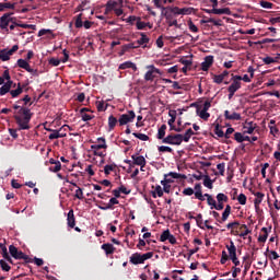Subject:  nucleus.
Here are the masks:
<instances>
[{
    "label": "nucleus",
    "mask_w": 280,
    "mask_h": 280,
    "mask_svg": "<svg viewBox=\"0 0 280 280\" xmlns=\"http://www.w3.org/2000/svg\"><path fill=\"white\" fill-rule=\"evenodd\" d=\"M135 45H137L136 42L124 45V51H128L129 49H139V46Z\"/></svg>",
    "instance_id": "nucleus-49"
},
{
    "label": "nucleus",
    "mask_w": 280,
    "mask_h": 280,
    "mask_svg": "<svg viewBox=\"0 0 280 280\" xmlns=\"http://www.w3.org/2000/svg\"><path fill=\"white\" fill-rule=\"evenodd\" d=\"M174 1L176 0H153V3L155 5V8H159L162 12H163V8H167V7H163V4L161 3H174Z\"/></svg>",
    "instance_id": "nucleus-26"
},
{
    "label": "nucleus",
    "mask_w": 280,
    "mask_h": 280,
    "mask_svg": "<svg viewBox=\"0 0 280 280\" xmlns=\"http://www.w3.org/2000/svg\"><path fill=\"white\" fill-rule=\"evenodd\" d=\"M136 27H137V30H145L147 22H142L141 18H140V20H138V22H136Z\"/></svg>",
    "instance_id": "nucleus-58"
},
{
    "label": "nucleus",
    "mask_w": 280,
    "mask_h": 280,
    "mask_svg": "<svg viewBox=\"0 0 280 280\" xmlns=\"http://www.w3.org/2000/svg\"><path fill=\"white\" fill-rule=\"evenodd\" d=\"M67 128H69L68 125H63L59 130H54L51 131V133L48 136V139H50V141H54V139H62L66 137V135H60V132H62V130H67Z\"/></svg>",
    "instance_id": "nucleus-12"
},
{
    "label": "nucleus",
    "mask_w": 280,
    "mask_h": 280,
    "mask_svg": "<svg viewBox=\"0 0 280 280\" xmlns=\"http://www.w3.org/2000/svg\"><path fill=\"white\" fill-rule=\"evenodd\" d=\"M165 130H167V125H162L158 130L156 139L163 141V139H165Z\"/></svg>",
    "instance_id": "nucleus-29"
},
{
    "label": "nucleus",
    "mask_w": 280,
    "mask_h": 280,
    "mask_svg": "<svg viewBox=\"0 0 280 280\" xmlns=\"http://www.w3.org/2000/svg\"><path fill=\"white\" fill-rule=\"evenodd\" d=\"M262 62L265 65H272L275 62H279V57L278 56L277 57L267 56V57L262 58Z\"/></svg>",
    "instance_id": "nucleus-33"
},
{
    "label": "nucleus",
    "mask_w": 280,
    "mask_h": 280,
    "mask_svg": "<svg viewBox=\"0 0 280 280\" xmlns=\"http://www.w3.org/2000/svg\"><path fill=\"white\" fill-rule=\"evenodd\" d=\"M96 108H97L98 113H104L108 108V105H106L104 107V102H97Z\"/></svg>",
    "instance_id": "nucleus-55"
},
{
    "label": "nucleus",
    "mask_w": 280,
    "mask_h": 280,
    "mask_svg": "<svg viewBox=\"0 0 280 280\" xmlns=\"http://www.w3.org/2000/svg\"><path fill=\"white\" fill-rule=\"evenodd\" d=\"M74 197L78 198V200H84V192L82 191V188L78 187Z\"/></svg>",
    "instance_id": "nucleus-50"
},
{
    "label": "nucleus",
    "mask_w": 280,
    "mask_h": 280,
    "mask_svg": "<svg viewBox=\"0 0 280 280\" xmlns=\"http://www.w3.org/2000/svg\"><path fill=\"white\" fill-rule=\"evenodd\" d=\"M168 116L171 117V119L168 120V126H172V124L176 121V110H171L168 113Z\"/></svg>",
    "instance_id": "nucleus-52"
},
{
    "label": "nucleus",
    "mask_w": 280,
    "mask_h": 280,
    "mask_svg": "<svg viewBox=\"0 0 280 280\" xmlns=\"http://www.w3.org/2000/svg\"><path fill=\"white\" fill-rule=\"evenodd\" d=\"M255 128H257V125L255 122H245L243 126V132L244 135H253V132H255Z\"/></svg>",
    "instance_id": "nucleus-19"
},
{
    "label": "nucleus",
    "mask_w": 280,
    "mask_h": 280,
    "mask_svg": "<svg viewBox=\"0 0 280 280\" xmlns=\"http://www.w3.org/2000/svg\"><path fill=\"white\" fill-rule=\"evenodd\" d=\"M9 252L11 257H13L14 259H23L24 261H26V264H30L32 261L30 259V256L25 255V253H23L22 250H19V248H16V246L14 245L9 246Z\"/></svg>",
    "instance_id": "nucleus-4"
},
{
    "label": "nucleus",
    "mask_w": 280,
    "mask_h": 280,
    "mask_svg": "<svg viewBox=\"0 0 280 280\" xmlns=\"http://www.w3.org/2000/svg\"><path fill=\"white\" fill-rule=\"evenodd\" d=\"M212 80L215 84H222L224 82L222 74H214Z\"/></svg>",
    "instance_id": "nucleus-53"
},
{
    "label": "nucleus",
    "mask_w": 280,
    "mask_h": 280,
    "mask_svg": "<svg viewBox=\"0 0 280 280\" xmlns=\"http://www.w3.org/2000/svg\"><path fill=\"white\" fill-rule=\"evenodd\" d=\"M156 196H159V198H163V187H161V185H158L155 187V191L152 192V198H156Z\"/></svg>",
    "instance_id": "nucleus-35"
},
{
    "label": "nucleus",
    "mask_w": 280,
    "mask_h": 280,
    "mask_svg": "<svg viewBox=\"0 0 280 280\" xmlns=\"http://www.w3.org/2000/svg\"><path fill=\"white\" fill-rule=\"evenodd\" d=\"M102 250H104L105 255L108 257L110 255L115 254V250H117V248L110 244V243H105L101 246Z\"/></svg>",
    "instance_id": "nucleus-17"
},
{
    "label": "nucleus",
    "mask_w": 280,
    "mask_h": 280,
    "mask_svg": "<svg viewBox=\"0 0 280 280\" xmlns=\"http://www.w3.org/2000/svg\"><path fill=\"white\" fill-rule=\"evenodd\" d=\"M14 21H16V18H12V13H4L0 18V30H4V32L9 33L10 28H8V26L10 23H14Z\"/></svg>",
    "instance_id": "nucleus-5"
},
{
    "label": "nucleus",
    "mask_w": 280,
    "mask_h": 280,
    "mask_svg": "<svg viewBox=\"0 0 280 280\" xmlns=\"http://www.w3.org/2000/svg\"><path fill=\"white\" fill-rule=\"evenodd\" d=\"M225 167H226V164L224 162L217 165V168L221 176H224Z\"/></svg>",
    "instance_id": "nucleus-54"
},
{
    "label": "nucleus",
    "mask_w": 280,
    "mask_h": 280,
    "mask_svg": "<svg viewBox=\"0 0 280 280\" xmlns=\"http://www.w3.org/2000/svg\"><path fill=\"white\" fill-rule=\"evenodd\" d=\"M83 24L84 22H82V13H80L75 16L74 27H77V30H80V27H83Z\"/></svg>",
    "instance_id": "nucleus-36"
},
{
    "label": "nucleus",
    "mask_w": 280,
    "mask_h": 280,
    "mask_svg": "<svg viewBox=\"0 0 280 280\" xmlns=\"http://www.w3.org/2000/svg\"><path fill=\"white\" fill-rule=\"evenodd\" d=\"M195 220L199 229H205V225H202V213L197 214V217H195Z\"/></svg>",
    "instance_id": "nucleus-51"
},
{
    "label": "nucleus",
    "mask_w": 280,
    "mask_h": 280,
    "mask_svg": "<svg viewBox=\"0 0 280 280\" xmlns=\"http://www.w3.org/2000/svg\"><path fill=\"white\" fill-rule=\"evenodd\" d=\"M115 167H117V165H115V164L105 165V167H104L105 176H108L110 174V172H114Z\"/></svg>",
    "instance_id": "nucleus-41"
},
{
    "label": "nucleus",
    "mask_w": 280,
    "mask_h": 280,
    "mask_svg": "<svg viewBox=\"0 0 280 280\" xmlns=\"http://www.w3.org/2000/svg\"><path fill=\"white\" fill-rule=\"evenodd\" d=\"M224 117H225V119H228L230 121H242V114L235 113V112H233L231 114V112H229V109H226L224 112Z\"/></svg>",
    "instance_id": "nucleus-14"
},
{
    "label": "nucleus",
    "mask_w": 280,
    "mask_h": 280,
    "mask_svg": "<svg viewBox=\"0 0 280 280\" xmlns=\"http://www.w3.org/2000/svg\"><path fill=\"white\" fill-rule=\"evenodd\" d=\"M67 224L70 229H75V214L73 213V209L68 212Z\"/></svg>",
    "instance_id": "nucleus-21"
},
{
    "label": "nucleus",
    "mask_w": 280,
    "mask_h": 280,
    "mask_svg": "<svg viewBox=\"0 0 280 280\" xmlns=\"http://www.w3.org/2000/svg\"><path fill=\"white\" fill-rule=\"evenodd\" d=\"M97 142L102 144H92L91 150H93V152H97L98 150H106V148H108L106 144V138H97Z\"/></svg>",
    "instance_id": "nucleus-15"
},
{
    "label": "nucleus",
    "mask_w": 280,
    "mask_h": 280,
    "mask_svg": "<svg viewBox=\"0 0 280 280\" xmlns=\"http://www.w3.org/2000/svg\"><path fill=\"white\" fill-rule=\"evenodd\" d=\"M119 69H133V71H137V65L133 63L132 61H125L119 66Z\"/></svg>",
    "instance_id": "nucleus-28"
},
{
    "label": "nucleus",
    "mask_w": 280,
    "mask_h": 280,
    "mask_svg": "<svg viewBox=\"0 0 280 280\" xmlns=\"http://www.w3.org/2000/svg\"><path fill=\"white\" fill-rule=\"evenodd\" d=\"M214 135H217V137H219L221 139L224 137V131L220 128V124L215 125Z\"/></svg>",
    "instance_id": "nucleus-44"
},
{
    "label": "nucleus",
    "mask_w": 280,
    "mask_h": 280,
    "mask_svg": "<svg viewBox=\"0 0 280 280\" xmlns=\"http://www.w3.org/2000/svg\"><path fill=\"white\" fill-rule=\"evenodd\" d=\"M135 117H137V114H135V110H129L127 114L120 115L118 119L119 126H126L127 124H132L135 121Z\"/></svg>",
    "instance_id": "nucleus-8"
},
{
    "label": "nucleus",
    "mask_w": 280,
    "mask_h": 280,
    "mask_svg": "<svg viewBox=\"0 0 280 280\" xmlns=\"http://www.w3.org/2000/svg\"><path fill=\"white\" fill-rule=\"evenodd\" d=\"M203 185L208 188V189H213V180H211V177H209V175H206L203 178Z\"/></svg>",
    "instance_id": "nucleus-37"
},
{
    "label": "nucleus",
    "mask_w": 280,
    "mask_h": 280,
    "mask_svg": "<svg viewBox=\"0 0 280 280\" xmlns=\"http://www.w3.org/2000/svg\"><path fill=\"white\" fill-rule=\"evenodd\" d=\"M152 257H154V253L152 252L145 254L135 253L130 256L129 261L133 266H139V264H145V261H148V259H152Z\"/></svg>",
    "instance_id": "nucleus-3"
},
{
    "label": "nucleus",
    "mask_w": 280,
    "mask_h": 280,
    "mask_svg": "<svg viewBox=\"0 0 280 280\" xmlns=\"http://www.w3.org/2000/svg\"><path fill=\"white\" fill-rule=\"evenodd\" d=\"M24 102V105H13L14 108V120L19 126L18 130H30V121H32L33 113L30 109L32 106V97L30 95H25L19 103Z\"/></svg>",
    "instance_id": "nucleus-1"
},
{
    "label": "nucleus",
    "mask_w": 280,
    "mask_h": 280,
    "mask_svg": "<svg viewBox=\"0 0 280 280\" xmlns=\"http://www.w3.org/2000/svg\"><path fill=\"white\" fill-rule=\"evenodd\" d=\"M254 196L256 197L254 200V205L257 207L258 205H261V202H264V198H265V194L264 192H253Z\"/></svg>",
    "instance_id": "nucleus-25"
},
{
    "label": "nucleus",
    "mask_w": 280,
    "mask_h": 280,
    "mask_svg": "<svg viewBox=\"0 0 280 280\" xmlns=\"http://www.w3.org/2000/svg\"><path fill=\"white\" fill-rule=\"evenodd\" d=\"M191 12H194V8H183V9L178 7L162 8V16H165L168 27H180V25H178V20L172 21V19L180 14L185 16V15L191 14Z\"/></svg>",
    "instance_id": "nucleus-2"
},
{
    "label": "nucleus",
    "mask_w": 280,
    "mask_h": 280,
    "mask_svg": "<svg viewBox=\"0 0 280 280\" xmlns=\"http://www.w3.org/2000/svg\"><path fill=\"white\" fill-rule=\"evenodd\" d=\"M133 166L139 165L140 167H145L147 161L143 155H132Z\"/></svg>",
    "instance_id": "nucleus-20"
},
{
    "label": "nucleus",
    "mask_w": 280,
    "mask_h": 280,
    "mask_svg": "<svg viewBox=\"0 0 280 280\" xmlns=\"http://www.w3.org/2000/svg\"><path fill=\"white\" fill-rule=\"evenodd\" d=\"M0 267L2 268V270L4 272H10V270H11L10 265H8V262H5V260H3V259L0 260Z\"/></svg>",
    "instance_id": "nucleus-47"
},
{
    "label": "nucleus",
    "mask_w": 280,
    "mask_h": 280,
    "mask_svg": "<svg viewBox=\"0 0 280 280\" xmlns=\"http://www.w3.org/2000/svg\"><path fill=\"white\" fill-rule=\"evenodd\" d=\"M213 14H228L231 15V9L223 8V9H212Z\"/></svg>",
    "instance_id": "nucleus-34"
},
{
    "label": "nucleus",
    "mask_w": 280,
    "mask_h": 280,
    "mask_svg": "<svg viewBox=\"0 0 280 280\" xmlns=\"http://www.w3.org/2000/svg\"><path fill=\"white\" fill-rule=\"evenodd\" d=\"M114 205H119V200L117 199V197H112L109 199L107 208L115 209V207H113Z\"/></svg>",
    "instance_id": "nucleus-56"
},
{
    "label": "nucleus",
    "mask_w": 280,
    "mask_h": 280,
    "mask_svg": "<svg viewBox=\"0 0 280 280\" xmlns=\"http://www.w3.org/2000/svg\"><path fill=\"white\" fill-rule=\"evenodd\" d=\"M241 231H243L241 234H240V237H246V235H248V234H250V230H248V225H246V224H242L241 225Z\"/></svg>",
    "instance_id": "nucleus-40"
},
{
    "label": "nucleus",
    "mask_w": 280,
    "mask_h": 280,
    "mask_svg": "<svg viewBox=\"0 0 280 280\" xmlns=\"http://www.w3.org/2000/svg\"><path fill=\"white\" fill-rule=\"evenodd\" d=\"M184 196H194V188L188 187L183 190Z\"/></svg>",
    "instance_id": "nucleus-64"
},
{
    "label": "nucleus",
    "mask_w": 280,
    "mask_h": 280,
    "mask_svg": "<svg viewBox=\"0 0 280 280\" xmlns=\"http://www.w3.org/2000/svg\"><path fill=\"white\" fill-rule=\"evenodd\" d=\"M195 198H197V200H200L201 202H205V196H202V185L201 184L195 185Z\"/></svg>",
    "instance_id": "nucleus-22"
},
{
    "label": "nucleus",
    "mask_w": 280,
    "mask_h": 280,
    "mask_svg": "<svg viewBox=\"0 0 280 280\" xmlns=\"http://www.w3.org/2000/svg\"><path fill=\"white\" fill-rule=\"evenodd\" d=\"M141 38H139L138 40H136V45L139 49V47H143V49H145V47H148V43H150V37H148V35H145V33H140Z\"/></svg>",
    "instance_id": "nucleus-16"
},
{
    "label": "nucleus",
    "mask_w": 280,
    "mask_h": 280,
    "mask_svg": "<svg viewBox=\"0 0 280 280\" xmlns=\"http://www.w3.org/2000/svg\"><path fill=\"white\" fill-rule=\"evenodd\" d=\"M234 139L237 141V143H244V135H242V132H235Z\"/></svg>",
    "instance_id": "nucleus-57"
},
{
    "label": "nucleus",
    "mask_w": 280,
    "mask_h": 280,
    "mask_svg": "<svg viewBox=\"0 0 280 280\" xmlns=\"http://www.w3.org/2000/svg\"><path fill=\"white\" fill-rule=\"evenodd\" d=\"M11 89H16V83L14 81H7L1 88H0V95H7V93H10Z\"/></svg>",
    "instance_id": "nucleus-11"
},
{
    "label": "nucleus",
    "mask_w": 280,
    "mask_h": 280,
    "mask_svg": "<svg viewBox=\"0 0 280 280\" xmlns=\"http://www.w3.org/2000/svg\"><path fill=\"white\" fill-rule=\"evenodd\" d=\"M226 249L229 252L228 256L231 261L237 258V247H235V243H233V241H230V245H226Z\"/></svg>",
    "instance_id": "nucleus-13"
},
{
    "label": "nucleus",
    "mask_w": 280,
    "mask_h": 280,
    "mask_svg": "<svg viewBox=\"0 0 280 280\" xmlns=\"http://www.w3.org/2000/svg\"><path fill=\"white\" fill-rule=\"evenodd\" d=\"M60 170H62V164L60 163V161H57L55 166L49 167V172H54L55 174L60 172Z\"/></svg>",
    "instance_id": "nucleus-43"
},
{
    "label": "nucleus",
    "mask_w": 280,
    "mask_h": 280,
    "mask_svg": "<svg viewBox=\"0 0 280 280\" xmlns=\"http://www.w3.org/2000/svg\"><path fill=\"white\" fill-rule=\"evenodd\" d=\"M18 67H20V69H24L25 71H27L32 75H38V70L32 69V67L30 66V63L25 59H19L18 60Z\"/></svg>",
    "instance_id": "nucleus-10"
},
{
    "label": "nucleus",
    "mask_w": 280,
    "mask_h": 280,
    "mask_svg": "<svg viewBox=\"0 0 280 280\" xmlns=\"http://www.w3.org/2000/svg\"><path fill=\"white\" fill-rule=\"evenodd\" d=\"M117 124H119V119H117V117H114L113 115H110L108 117V129H109V132L115 130V127L117 126Z\"/></svg>",
    "instance_id": "nucleus-23"
},
{
    "label": "nucleus",
    "mask_w": 280,
    "mask_h": 280,
    "mask_svg": "<svg viewBox=\"0 0 280 280\" xmlns=\"http://www.w3.org/2000/svg\"><path fill=\"white\" fill-rule=\"evenodd\" d=\"M119 3H121V0H108L106 5L109 8V10H116L119 7Z\"/></svg>",
    "instance_id": "nucleus-30"
},
{
    "label": "nucleus",
    "mask_w": 280,
    "mask_h": 280,
    "mask_svg": "<svg viewBox=\"0 0 280 280\" xmlns=\"http://www.w3.org/2000/svg\"><path fill=\"white\" fill-rule=\"evenodd\" d=\"M135 21H141L140 16H136V15H130L127 20L126 23H129L130 25H135Z\"/></svg>",
    "instance_id": "nucleus-48"
},
{
    "label": "nucleus",
    "mask_w": 280,
    "mask_h": 280,
    "mask_svg": "<svg viewBox=\"0 0 280 280\" xmlns=\"http://www.w3.org/2000/svg\"><path fill=\"white\" fill-rule=\"evenodd\" d=\"M261 233L262 234L258 236V242H261L264 244L266 243V240H268V228H262Z\"/></svg>",
    "instance_id": "nucleus-31"
},
{
    "label": "nucleus",
    "mask_w": 280,
    "mask_h": 280,
    "mask_svg": "<svg viewBox=\"0 0 280 280\" xmlns=\"http://www.w3.org/2000/svg\"><path fill=\"white\" fill-rule=\"evenodd\" d=\"M15 51H19V45L12 46L10 50H0V60H2V62H7V60H10V56H13Z\"/></svg>",
    "instance_id": "nucleus-9"
},
{
    "label": "nucleus",
    "mask_w": 280,
    "mask_h": 280,
    "mask_svg": "<svg viewBox=\"0 0 280 280\" xmlns=\"http://www.w3.org/2000/svg\"><path fill=\"white\" fill-rule=\"evenodd\" d=\"M168 176L172 177V178H175V179L187 178L186 175H183V174H179V173H174V172L168 173Z\"/></svg>",
    "instance_id": "nucleus-59"
},
{
    "label": "nucleus",
    "mask_w": 280,
    "mask_h": 280,
    "mask_svg": "<svg viewBox=\"0 0 280 280\" xmlns=\"http://www.w3.org/2000/svg\"><path fill=\"white\" fill-rule=\"evenodd\" d=\"M179 62L182 65H184V67H191V65H194V61H191V59H180Z\"/></svg>",
    "instance_id": "nucleus-62"
},
{
    "label": "nucleus",
    "mask_w": 280,
    "mask_h": 280,
    "mask_svg": "<svg viewBox=\"0 0 280 280\" xmlns=\"http://www.w3.org/2000/svg\"><path fill=\"white\" fill-rule=\"evenodd\" d=\"M132 136L136 137V139H140V141H150V137L145 133L133 132Z\"/></svg>",
    "instance_id": "nucleus-38"
},
{
    "label": "nucleus",
    "mask_w": 280,
    "mask_h": 280,
    "mask_svg": "<svg viewBox=\"0 0 280 280\" xmlns=\"http://www.w3.org/2000/svg\"><path fill=\"white\" fill-rule=\"evenodd\" d=\"M217 200H218V202H226L228 200H229V196H226V195H224V194H222V192H219L218 195H217Z\"/></svg>",
    "instance_id": "nucleus-46"
},
{
    "label": "nucleus",
    "mask_w": 280,
    "mask_h": 280,
    "mask_svg": "<svg viewBox=\"0 0 280 280\" xmlns=\"http://www.w3.org/2000/svg\"><path fill=\"white\" fill-rule=\"evenodd\" d=\"M15 90H11L10 91V95L12 97H19V95H21V93H23V88L21 85V83L18 84V86L15 85V88H13Z\"/></svg>",
    "instance_id": "nucleus-27"
},
{
    "label": "nucleus",
    "mask_w": 280,
    "mask_h": 280,
    "mask_svg": "<svg viewBox=\"0 0 280 280\" xmlns=\"http://www.w3.org/2000/svg\"><path fill=\"white\" fill-rule=\"evenodd\" d=\"M148 71L144 74L145 82H152L156 75H161V71L154 65L147 66Z\"/></svg>",
    "instance_id": "nucleus-7"
},
{
    "label": "nucleus",
    "mask_w": 280,
    "mask_h": 280,
    "mask_svg": "<svg viewBox=\"0 0 280 280\" xmlns=\"http://www.w3.org/2000/svg\"><path fill=\"white\" fill-rule=\"evenodd\" d=\"M188 27H189L190 32L198 34V26H196V24H194L192 21H188Z\"/></svg>",
    "instance_id": "nucleus-60"
},
{
    "label": "nucleus",
    "mask_w": 280,
    "mask_h": 280,
    "mask_svg": "<svg viewBox=\"0 0 280 280\" xmlns=\"http://www.w3.org/2000/svg\"><path fill=\"white\" fill-rule=\"evenodd\" d=\"M162 143H166L168 145H180L183 143V135H168L162 140Z\"/></svg>",
    "instance_id": "nucleus-6"
},
{
    "label": "nucleus",
    "mask_w": 280,
    "mask_h": 280,
    "mask_svg": "<svg viewBox=\"0 0 280 280\" xmlns=\"http://www.w3.org/2000/svg\"><path fill=\"white\" fill-rule=\"evenodd\" d=\"M260 5L265 8V10H272L275 4H272V2L261 0Z\"/></svg>",
    "instance_id": "nucleus-45"
},
{
    "label": "nucleus",
    "mask_w": 280,
    "mask_h": 280,
    "mask_svg": "<svg viewBox=\"0 0 280 280\" xmlns=\"http://www.w3.org/2000/svg\"><path fill=\"white\" fill-rule=\"evenodd\" d=\"M240 89H242V82L234 81L228 88V92L237 93V91H240Z\"/></svg>",
    "instance_id": "nucleus-24"
},
{
    "label": "nucleus",
    "mask_w": 280,
    "mask_h": 280,
    "mask_svg": "<svg viewBox=\"0 0 280 280\" xmlns=\"http://www.w3.org/2000/svg\"><path fill=\"white\" fill-rule=\"evenodd\" d=\"M194 135H196L194 132V130L191 128L187 129L185 135L183 136V141H185V143H189V139H191V137H194Z\"/></svg>",
    "instance_id": "nucleus-32"
},
{
    "label": "nucleus",
    "mask_w": 280,
    "mask_h": 280,
    "mask_svg": "<svg viewBox=\"0 0 280 280\" xmlns=\"http://www.w3.org/2000/svg\"><path fill=\"white\" fill-rule=\"evenodd\" d=\"M159 152H174V150L171 147L161 145L158 148Z\"/></svg>",
    "instance_id": "nucleus-61"
},
{
    "label": "nucleus",
    "mask_w": 280,
    "mask_h": 280,
    "mask_svg": "<svg viewBox=\"0 0 280 280\" xmlns=\"http://www.w3.org/2000/svg\"><path fill=\"white\" fill-rule=\"evenodd\" d=\"M237 200L241 205H246V200H247L246 195L240 194L237 197Z\"/></svg>",
    "instance_id": "nucleus-63"
},
{
    "label": "nucleus",
    "mask_w": 280,
    "mask_h": 280,
    "mask_svg": "<svg viewBox=\"0 0 280 280\" xmlns=\"http://www.w3.org/2000/svg\"><path fill=\"white\" fill-rule=\"evenodd\" d=\"M171 235L172 233L170 232V230H165L160 236V242H167Z\"/></svg>",
    "instance_id": "nucleus-42"
},
{
    "label": "nucleus",
    "mask_w": 280,
    "mask_h": 280,
    "mask_svg": "<svg viewBox=\"0 0 280 280\" xmlns=\"http://www.w3.org/2000/svg\"><path fill=\"white\" fill-rule=\"evenodd\" d=\"M197 115H199L200 119H203V121H208L209 117H211V114L205 109H201Z\"/></svg>",
    "instance_id": "nucleus-39"
},
{
    "label": "nucleus",
    "mask_w": 280,
    "mask_h": 280,
    "mask_svg": "<svg viewBox=\"0 0 280 280\" xmlns=\"http://www.w3.org/2000/svg\"><path fill=\"white\" fill-rule=\"evenodd\" d=\"M213 65V56H207L205 58V61L201 62V71H209L211 69V66Z\"/></svg>",
    "instance_id": "nucleus-18"
}]
</instances>
